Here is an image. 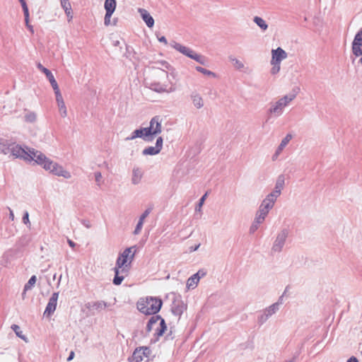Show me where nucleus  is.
Segmentation results:
<instances>
[{
	"label": "nucleus",
	"mask_w": 362,
	"mask_h": 362,
	"mask_svg": "<svg viewBox=\"0 0 362 362\" xmlns=\"http://www.w3.org/2000/svg\"><path fill=\"white\" fill-rule=\"evenodd\" d=\"M136 250L137 247L134 245L126 248L119 255L114 268L115 277L112 282L115 285H120L127 275L129 267L134 258Z\"/></svg>",
	"instance_id": "f257e3e1"
},
{
	"label": "nucleus",
	"mask_w": 362,
	"mask_h": 362,
	"mask_svg": "<svg viewBox=\"0 0 362 362\" xmlns=\"http://www.w3.org/2000/svg\"><path fill=\"white\" fill-rule=\"evenodd\" d=\"M174 78L173 74H169L167 71L158 68L155 69V78L148 83L151 90L158 93H171L177 90V86L170 78Z\"/></svg>",
	"instance_id": "f03ea898"
},
{
	"label": "nucleus",
	"mask_w": 362,
	"mask_h": 362,
	"mask_svg": "<svg viewBox=\"0 0 362 362\" xmlns=\"http://www.w3.org/2000/svg\"><path fill=\"white\" fill-rule=\"evenodd\" d=\"M37 153L35 163L41 165L45 170L49 171L56 176L62 177L65 179H70L71 177V173L62 165L50 160L41 151Z\"/></svg>",
	"instance_id": "7ed1b4c3"
},
{
	"label": "nucleus",
	"mask_w": 362,
	"mask_h": 362,
	"mask_svg": "<svg viewBox=\"0 0 362 362\" xmlns=\"http://www.w3.org/2000/svg\"><path fill=\"white\" fill-rule=\"evenodd\" d=\"M9 153L14 158H21L27 162L34 161L35 163L37 153H40V151L28 147L23 148L21 145L11 141Z\"/></svg>",
	"instance_id": "20e7f679"
},
{
	"label": "nucleus",
	"mask_w": 362,
	"mask_h": 362,
	"mask_svg": "<svg viewBox=\"0 0 362 362\" xmlns=\"http://www.w3.org/2000/svg\"><path fill=\"white\" fill-rule=\"evenodd\" d=\"M162 300L156 297L140 298L137 302V309L145 315H154L161 308Z\"/></svg>",
	"instance_id": "39448f33"
},
{
	"label": "nucleus",
	"mask_w": 362,
	"mask_h": 362,
	"mask_svg": "<svg viewBox=\"0 0 362 362\" xmlns=\"http://www.w3.org/2000/svg\"><path fill=\"white\" fill-rule=\"evenodd\" d=\"M297 93H290L279 98L277 100L272 102L268 112L275 117L283 115L284 109L296 98Z\"/></svg>",
	"instance_id": "423d86ee"
},
{
	"label": "nucleus",
	"mask_w": 362,
	"mask_h": 362,
	"mask_svg": "<svg viewBox=\"0 0 362 362\" xmlns=\"http://www.w3.org/2000/svg\"><path fill=\"white\" fill-rule=\"evenodd\" d=\"M170 46L177 52H180L183 55L196 61L202 65H206L207 64V59L206 57L197 53L195 51L192 49L190 47L182 45L175 41L170 42Z\"/></svg>",
	"instance_id": "0eeeda50"
},
{
	"label": "nucleus",
	"mask_w": 362,
	"mask_h": 362,
	"mask_svg": "<svg viewBox=\"0 0 362 362\" xmlns=\"http://www.w3.org/2000/svg\"><path fill=\"white\" fill-rule=\"evenodd\" d=\"M167 327L164 319L159 315L152 316L148 320L146 325V331L151 332L155 330V335L156 336V340L161 337L165 331Z\"/></svg>",
	"instance_id": "6e6552de"
},
{
	"label": "nucleus",
	"mask_w": 362,
	"mask_h": 362,
	"mask_svg": "<svg viewBox=\"0 0 362 362\" xmlns=\"http://www.w3.org/2000/svg\"><path fill=\"white\" fill-rule=\"evenodd\" d=\"M163 119L160 116H155L151 118L149 126L146 127V132L151 141L162 132Z\"/></svg>",
	"instance_id": "1a4fd4ad"
},
{
	"label": "nucleus",
	"mask_w": 362,
	"mask_h": 362,
	"mask_svg": "<svg viewBox=\"0 0 362 362\" xmlns=\"http://www.w3.org/2000/svg\"><path fill=\"white\" fill-rule=\"evenodd\" d=\"M289 231L286 228H284L281 230L276 235V238L273 243L272 247V253H279L282 251L286 239L288 236Z\"/></svg>",
	"instance_id": "9d476101"
},
{
	"label": "nucleus",
	"mask_w": 362,
	"mask_h": 362,
	"mask_svg": "<svg viewBox=\"0 0 362 362\" xmlns=\"http://www.w3.org/2000/svg\"><path fill=\"white\" fill-rule=\"evenodd\" d=\"M281 304V302H276L262 310L257 317L258 324L260 325L264 324L279 310Z\"/></svg>",
	"instance_id": "9b49d317"
},
{
	"label": "nucleus",
	"mask_w": 362,
	"mask_h": 362,
	"mask_svg": "<svg viewBox=\"0 0 362 362\" xmlns=\"http://www.w3.org/2000/svg\"><path fill=\"white\" fill-rule=\"evenodd\" d=\"M151 350L146 346L137 348L134 350L132 359L133 362H148Z\"/></svg>",
	"instance_id": "f8f14e48"
},
{
	"label": "nucleus",
	"mask_w": 362,
	"mask_h": 362,
	"mask_svg": "<svg viewBox=\"0 0 362 362\" xmlns=\"http://www.w3.org/2000/svg\"><path fill=\"white\" fill-rule=\"evenodd\" d=\"M352 52L356 57L362 56V28L355 35L352 42ZM359 62L362 64V57L359 59Z\"/></svg>",
	"instance_id": "ddd939ff"
},
{
	"label": "nucleus",
	"mask_w": 362,
	"mask_h": 362,
	"mask_svg": "<svg viewBox=\"0 0 362 362\" xmlns=\"http://www.w3.org/2000/svg\"><path fill=\"white\" fill-rule=\"evenodd\" d=\"M163 144V139L161 136L156 139V145L154 146H148L142 151L144 156H155L158 154L162 148Z\"/></svg>",
	"instance_id": "4468645a"
},
{
	"label": "nucleus",
	"mask_w": 362,
	"mask_h": 362,
	"mask_svg": "<svg viewBox=\"0 0 362 362\" xmlns=\"http://www.w3.org/2000/svg\"><path fill=\"white\" fill-rule=\"evenodd\" d=\"M278 197L272 193L268 194L262 200L259 209L269 214V211L273 209Z\"/></svg>",
	"instance_id": "2eb2a0df"
},
{
	"label": "nucleus",
	"mask_w": 362,
	"mask_h": 362,
	"mask_svg": "<svg viewBox=\"0 0 362 362\" xmlns=\"http://www.w3.org/2000/svg\"><path fill=\"white\" fill-rule=\"evenodd\" d=\"M137 138L142 139L145 141H151L148 134L146 130V127H141L133 131L131 134L125 139V141H132Z\"/></svg>",
	"instance_id": "dca6fc26"
},
{
	"label": "nucleus",
	"mask_w": 362,
	"mask_h": 362,
	"mask_svg": "<svg viewBox=\"0 0 362 362\" xmlns=\"http://www.w3.org/2000/svg\"><path fill=\"white\" fill-rule=\"evenodd\" d=\"M59 293H52L45 308L44 315H51L56 310Z\"/></svg>",
	"instance_id": "f3484780"
},
{
	"label": "nucleus",
	"mask_w": 362,
	"mask_h": 362,
	"mask_svg": "<svg viewBox=\"0 0 362 362\" xmlns=\"http://www.w3.org/2000/svg\"><path fill=\"white\" fill-rule=\"evenodd\" d=\"M288 57L287 53L281 47H278L272 50V59L271 62L280 63L286 59Z\"/></svg>",
	"instance_id": "a211bd4d"
},
{
	"label": "nucleus",
	"mask_w": 362,
	"mask_h": 362,
	"mask_svg": "<svg viewBox=\"0 0 362 362\" xmlns=\"http://www.w3.org/2000/svg\"><path fill=\"white\" fill-rule=\"evenodd\" d=\"M144 172L141 168L134 167L132 169L131 182L134 185H139L144 177Z\"/></svg>",
	"instance_id": "6ab92c4d"
},
{
	"label": "nucleus",
	"mask_w": 362,
	"mask_h": 362,
	"mask_svg": "<svg viewBox=\"0 0 362 362\" xmlns=\"http://www.w3.org/2000/svg\"><path fill=\"white\" fill-rule=\"evenodd\" d=\"M292 135L291 134H288L281 141L279 146L276 148L275 153L272 156V160H276L278 159L279 155L281 153L284 148L286 146V145L289 143V141L292 139Z\"/></svg>",
	"instance_id": "aec40b11"
},
{
	"label": "nucleus",
	"mask_w": 362,
	"mask_h": 362,
	"mask_svg": "<svg viewBox=\"0 0 362 362\" xmlns=\"http://www.w3.org/2000/svg\"><path fill=\"white\" fill-rule=\"evenodd\" d=\"M190 99L193 106L196 109H201L204 106V100L202 95L197 91H193L190 94Z\"/></svg>",
	"instance_id": "412c9836"
},
{
	"label": "nucleus",
	"mask_w": 362,
	"mask_h": 362,
	"mask_svg": "<svg viewBox=\"0 0 362 362\" xmlns=\"http://www.w3.org/2000/svg\"><path fill=\"white\" fill-rule=\"evenodd\" d=\"M284 185H285L284 175H279L276 180L274 188L272 190V192H271L270 193H272L277 197H279L281 194L282 189L284 187Z\"/></svg>",
	"instance_id": "4be33fe9"
},
{
	"label": "nucleus",
	"mask_w": 362,
	"mask_h": 362,
	"mask_svg": "<svg viewBox=\"0 0 362 362\" xmlns=\"http://www.w3.org/2000/svg\"><path fill=\"white\" fill-rule=\"evenodd\" d=\"M228 60L232 64L233 68L238 71H246V70L248 69L243 61L240 60L233 55H230L228 57Z\"/></svg>",
	"instance_id": "5701e85b"
},
{
	"label": "nucleus",
	"mask_w": 362,
	"mask_h": 362,
	"mask_svg": "<svg viewBox=\"0 0 362 362\" xmlns=\"http://www.w3.org/2000/svg\"><path fill=\"white\" fill-rule=\"evenodd\" d=\"M138 12L148 28H152L154 25V19L148 11L144 8H139Z\"/></svg>",
	"instance_id": "b1692460"
},
{
	"label": "nucleus",
	"mask_w": 362,
	"mask_h": 362,
	"mask_svg": "<svg viewBox=\"0 0 362 362\" xmlns=\"http://www.w3.org/2000/svg\"><path fill=\"white\" fill-rule=\"evenodd\" d=\"M109 305L103 301V300H99L92 303H88L86 305L87 308H88L90 310H95L98 312H100L103 310H104L105 308H107Z\"/></svg>",
	"instance_id": "393cba45"
},
{
	"label": "nucleus",
	"mask_w": 362,
	"mask_h": 362,
	"mask_svg": "<svg viewBox=\"0 0 362 362\" xmlns=\"http://www.w3.org/2000/svg\"><path fill=\"white\" fill-rule=\"evenodd\" d=\"M37 67L45 74V76L49 80L52 87L54 86L55 85L58 84L57 81L55 80L54 75L52 73L47 69V68L44 67L40 63H38L37 64Z\"/></svg>",
	"instance_id": "a878e982"
},
{
	"label": "nucleus",
	"mask_w": 362,
	"mask_h": 362,
	"mask_svg": "<svg viewBox=\"0 0 362 362\" xmlns=\"http://www.w3.org/2000/svg\"><path fill=\"white\" fill-rule=\"evenodd\" d=\"M11 145V140L0 137V153L7 155L9 153V146Z\"/></svg>",
	"instance_id": "bb28decb"
},
{
	"label": "nucleus",
	"mask_w": 362,
	"mask_h": 362,
	"mask_svg": "<svg viewBox=\"0 0 362 362\" xmlns=\"http://www.w3.org/2000/svg\"><path fill=\"white\" fill-rule=\"evenodd\" d=\"M171 310L175 315L180 317L185 310V305L182 302H174Z\"/></svg>",
	"instance_id": "cd10ccee"
},
{
	"label": "nucleus",
	"mask_w": 362,
	"mask_h": 362,
	"mask_svg": "<svg viewBox=\"0 0 362 362\" xmlns=\"http://www.w3.org/2000/svg\"><path fill=\"white\" fill-rule=\"evenodd\" d=\"M199 282V276H191L187 281L186 286L188 290L195 288Z\"/></svg>",
	"instance_id": "c85d7f7f"
},
{
	"label": "nucleus",
	"mask_w": 362,
	"mask_h": 362,
	"mask_svg": "<svg viewBox=\"0 0 362 362\" xmlns=\"http://www.w3.org/2000/svg\"><path fill=\"white\" fill-rule=\"evenodd\" d=\"M116 5L115 0H105L104 7L106 13L112 14L115 11Z\"/></svg>",
	"instance_id": "c756f323"
},
{
	"label": "nucleus",
	"mask_w": 362,
	"mask_h": 362,
	"mask_svg": "<svg viewBox=\"0 0 362 362\" xmlns=\"http://www.w3.org/2000/svg\"><path fill=\"white\" fill-rule=\"evenodd\" d=\"M268 213L265 212L264 211L260 209H258V210L256 212L254 221H256L257 223L262 224L264 221Z\"/></svg>",
	"instance_id": "7c9ffc66"
},
{
	"label": "nucleus",
	"mask_w": 362,
	"mask_h": 362,
	"mask_svg": "<svg viewBox=\"0 0 362 362\" xmlns=\"http://www.w3.org/2000/svg\"><path fill=\"white\" fill-rule=\"evenodd\" d=\"M93 177L96 186L100 189L105 184V179L100 171H95L93 173Z\"/></svg>",
	"instance_id": "2f4dec72"
},
{
	"label": "nucleus",
	"mask_w": 362,
	"mask_h": 362,
	"mask_svg": "<svg viewBox=\"0 0 362 362\" xmlns=\"http://www.w3.org/2000/svg\"><path fill=\"white\" fill-rule=\"evenodd\" d=\"M195 69L197 71H198L208 77L213 78H217V74L216 73H214L210 70H208L205 68H203L202 66H195Z\"/></svg>",
	"instance_id": "473e14b6"
},
{
	"label": "nucleus",
	"mask_w": 362,
	"mask_h": 362,
	"mask_svg": "<svg viewBox=\"0 0 362 362\" xmlns=\"http://www.w3.org/2000/svg\"><path fill=\"white\" fill-rule=\"evenodd\" d=\"M253 21L257 24V26L259 27V28L262 31H265L267 30L268 24L262 18L259 16H255L253 18Z\"/></svg>",
	"instance_id": "72a5a7b5"
},
{
	"label": "nucleus",
	"mask_w": 362,
	"mask_h": 362,
	"mask_svg": "<svg viewBox=\"0 0 362 362\" xmlns=\"http://www.w3.org/2000/svg\"><path fill=\"white\" fill-rule=\"evenodd\" d=\"M36 281H37V278H36V276H35V275L32 276L30 278V279L28 280V281L26 283V284L24 286L23 296H24L25 294V292L27 291H29L32 288V287L35 284Z\"/></svg>",
	"instance_id": "f704fd0d"
},
{
	"label": "nucleus",
	"mask_w": 362,
	"mask_h": 362,
	"mask_svg": "<svg viewBox=\"0 0 362 362\" xmlns=\"http://www.w3.org/2000/svg\"><path fill=\"white\" fill-rule=\"evenodd\" d=\"M24 118L25 122H30V123H34L37 119V115L34 112L28 111L25 112L24 115Z\"/></svg>",
	"instance_id": "c9c22d12"
},
{
	"label": "nucleus",
	"mask_w": 362,
	"mask_h": 362,
	"mask_svg": "<svg viewBox=\"0 0 362 362\" xmlns=\"http://www.w3.org/2000/svg\"><path fill=\"white\" fill-rule=\"evenodd\" d=\"M52 88L54 91L57 104L59 103H62V102H64V100L60 92L58 84L55 85L54 86H52Z\"/></svg>",
	"instance_id": "e433bc0d"
},
{
	"label": "nucleus",
	"mask_w": 362,
	"mask_h": 362,
	"mask_svg": "<svg viewBox=\"0 0 362 362\" xmlns=\"http://www.w3.org/2000/svg\"><path fill=\"white\" fill-rule=\"evenodd\" d=\"M59 110V112L62 117H66L67 116V109L64 101L57 104Z\"/></svg>",
	"instance_id": "4c0bfd02"
},
{
	"label": "nucleus",
	"mask_w": 362,
	"mask_h": 362,
	"mask_svg": "<svg viewBox=\"0 0 362 362\" xmlns=\"http://www.w3.org/2000/svg\"><path fill=\"white\" fill-rule=\"evenodd\" d=\"M19 1L21 2V4L23 10V13H24V16H25V23H28V21H29V11H28V6H27L25 0H19Z\"/></svg>",
	"instance_id": "58836bf2"
},
{
	"label": "nucleus",
	"mask_w": 362,
	"mask_h": 362,
	"mask_svg": "<svg viewBox=\"0 0 362 362\" xmlns=\"http://www.w3.org/2000/svg\"><path fill=\"white\" fill-rule=\"evenodd\" d=\"M272 67L270 70V73L272 75H276L277 74L279 71H280V69H281V64L280 63H277V62H270Z\"/></svg>",
	"instance_id": "ea45409f"
},
{
	"label": "nucleus",
	"mask_w": 362,
	"mask_h": 362,
	"mask_svg": "<svg viewBox=\"0 0 362 362\" xmlns=\"http://www.w3.org/2000/svg\"><path fill=\"white\" fill-rule=\"evenodd\" d=\"M11 329L14 331V332L16 333V334L21 339L26 341V337H25V335L23 334V332L21 330V328L18 325H13L11 326Z\"/></svg>",
	"instance_id": "a19ab883"
},
{
	"label": "nucleus",
	"mask_w": 362,
	"mask_h": 362,
	"mask_svg": "<svg viewBox=\"0 0 362 362\" xmlns=\"http://www.w3.org/2000/svg\"><path fill=\"white\" fill-rule=\"evenodd\" d=\"M60 4L64 11L71 9V6L69 0H60Z\"/></svg>",
	"instance_id": "79ce46f5"
},
{
	"label": "nucleus",
	"mask_w": 362,
	"mask_h": 362,
	"mask_svg": "<svg viewBox=\"0 0 362 362\" xmlns=\"http://www.w3.org/2000/svg\"><path fill=\"white\" fill-rule=\"evenodd\" d=\"M206 196H207V194L206 193L199 199L198 205L197 206L196 209H195L197 211H201L202 207L204 203Z\"/></svg>",
	"instance_id": "37998d69"
},
{
	"label": "nucleus",
	"mask_w": 362,
	"mask_h": 362,
	"mask_svg": "<svg viewBox=\"0 0 362 362\" xmlns=\"http://www.w3.org/2000/svg\"><path fill=\"white\" fill-rule=\"evenodd\" d=\"M260 225H261L260 223H257L256 221H253V222L252 223V224L250 227V230H249L250 233L252 234L255 232H256Z\"/></svg>",
	"instance_id": "c03bdc74"
},
{
	"label": "nucleus",
	"mask_w": 362,
	"mask_h": 362,
	"mask_svg": "<svg viewBox=\"0 0 362 362\" xmlns=\"http://www.w3.org/2000/svg\"><path fill=\"white\" fill-rule=\"evenodd\" d=\"M23 222L24 224L28 226V227L30 226V222L29 220V214L28 211H25L24 215L23 216Z\"/></svg>",
	"instance_id": "a18cd8bd"
},
{
	"label": "nucleus",
	"mask_w": 362,
	"mask_h": 362,
	"mask_svg": "<svg viewBox=\"0 0 362 362\" xmlns=\"http://www.w3.org/2000/svg\"><path fill=\"white\" fill-rule=\"evenodd\" d=\"M112 13H105L104 23L105 25H109L110 24V18L112 17Z\"/></svg>",
	"instance_id": "49530a36"
},
{
	"label": "nucleus",
	"mask_w": 362,
	"mask_h": 362,
	"mask_svg": "<svg viewBox=\"0 0 362 362\" xmlns=\"http://www.w3.org/2000/svg\"><path fill=\"white\" fill-rule=\"evenodd\" d=\"M142 228H143V224L137 223L136 226L134 230V235L139 234L141 231Z\"/></svg>",
	"instance_id": "de8ad7c7"
},
{
	"label": "nucleus",
	"mask_w": 362,
	"mask_h": 362,
	"mask_svg": "<svg viewBox=\"0 0 362 362\" xmlns=\"http://www.w3.org/2000/svg\"><path fill=\"white\" fill-rule=\"evenodd\" d=\"M194 275H196L197 276H199V279L202 277H204L206 275V272L204 270H199L196 274Z\"/></svg>",
	"instance_id": "09e8293b"
},
{
	"label": "nucleus",
	"mask_w": 362,
	"mask_h": 362,
	"mask_svg": "<svg viewBox=\"0 0 362 362\" xmlns=\"http://www.w3.org/2000/svg\"><path fill=\"white\" fill-rule=\"evenodd\" d=\"M67 18H68V21H71V19L73 18V13H72V10H69V11H64Z\"/></svg>",
	"instance_id": "8fccbe9b"
},
{
	"label": "nucleus",
	"mask_w": 362,
	"mask_h": 362,
	"mask_svg": "<svg viewBox=\"0 0 362 362\" xmlns=\"http://www.w3.org/2000/svg\"><path fill=\"white\" fill-rule=\"evenodd\" d=\"M151 211H152V208L149 207V208L146 209L141 216H142L143 217H144L146 218L150 214Z\"/></svg>",
	"instance_id": "3c124183"
},
{
	"label": "nucleus",
	"mask_w": 362,
	"mask_h": 362,
	"mask_svg": "<svg viewBox=\"0 0 362 362\" xmlns=\"http://www.w3.org/2000/svg\"><path fill=\"white\" fill-rule=\"evenodd\" d=\"M201 244L199 243L197 245H195L194 246H191L189 247V252H194V251H197L199 247H200Z\"/></svg>",
	"instance_id": "603ef678"
},
{
	"label": "nucleus",
	"mask_w": 362,
	"mask_h": 362,
	"mask_svg": "<svg viewBox=\"0 0 362 362\" xmlns=\"http://www.w3.org/2000/svg\"><path fill=\"white\" fill-rule=\"evenodd\" d=\"M158 41L160 42H163L165 45L168 44V41H167L166 38L164 36H161V37H158Z\"/></svg>",
	"instance_id": "864d4df0"
},
{
	"label": "nucleus",
	"mask_w": 362,
	"mask_h": 362,
	"mask_svg": "<svg viewBox=\"0 0 362 362\" xmlns=\"http://www.w3.org/2000/svg\"><path fill=\"white\" fill-rule=\"evenodd\" d=\"M8 210H9V218L11 220V221H13L14 220V214H13V211L11 209V208L8 207Z\"/></svg>",
	"instance_id": "5fc2aeb1"
},
{
	"label": "nucleus",
	"mask_w": 362,
	"mask_h": 362,
	"mask_svg": "<svg viewBox=\"0 0 362 362\" xmlns=\"http://www.w3.org/2000/svg\"><path fill=\"white\" fill-rule=\"evenodd\" d=\"M346 362H359L358 358L355 356L350 357Z\"/></svg>",
	"instance_id": "6e6d98bb"
},
{
	"label": "nucleus",
	"mask_w": 362,
	"mask_h": 362,
	"mask_svg": "<svg viewBox=\"0 0 362 362\" xmlns=\"http://www.w3.org/2000/svg\"><path fill=\"white\" fill-rule=\"evenodd\" d=\"M67 243L72 248H74L76 246V243L70 239L67 240Z\"/></svg>",
	"instance_id": "4d7b16f0"
},
{
	"label": "nucleus",
	"mask_w": 362,
	"mask_h": 362,
	"mask_svg": "<svg viewBox=\"0 0 362 362\" xmlns=\"http://www.w3.org/2000/svg\"><path fill=\"white\" fill-rule=\"evenodd\" d=\"M82 223L87 228H89L90 227V224L89 221H88L83 220L82 221Z\"/></svg>",
	"instance_id": "13d9d810"
},
{
	"label": "nucleus",
	"mask_w": 362,
	"mask_h": 362,
	"mask_svg": "<svg viewBox=\"0 0 362 362\" xmlns=\"http://www.w3.org/2000/svg\"><path fill=\"white\" fill-rule=\"evenodd\" d=\"M25 25L26 27L30 30V31L33 33H34V30H33V28L31 25H30L29 23V21H28V23H25Z\"/></svg>",
	"instance_id": "bf43d9fd"
},
{
	"label": "nucleus",
	"mask_w": 362,
	"mask_h": 362,
	"mask_svg": "<svg viewBox=\"0 0 362 362\" xmlns=\"http://www.w3.org/2000/svg\"><path fill=\"white\" fill-rule=\"evenodd\" d=\"M74 351H71L69 357L67 358V361H71L74 358Z\"/></svg>",
	"instance_id": "052dcab7"
},
{
	"label": "nucleus",
	"mask_w": 362,
	"mask_h": 362,
	"mask_svg": "<svg viewBox=\"0 0 362 362\" xmlns=\"http://www.w3.org/2000/svg\"><path fill=\"white\" fill-rule=\"evenodd\" d=\"M144 220H145V218L143 217L142 216H140L138 223L144 225Z\"/></svg>",
	"instance_id": "680f3d73"
},
{
	"label": "nucleus",
	"mask_w": 362,
	"mask_h": 362,
	"mask_svg": "<svg viewBox=\"0 0 362 362\" xmlns=\"http://www.w3.org/2000/svg\"><path fill=\"white\" fill-rule=\"evenodd\" d=\"M144 220H145V218L143 217L142 216H140L138 223L144 225Z\"/></svg>",
	"instance_id": "e2e57ef3"
},
{
	"label": "nucleus",
	"mask_w": 362,
	"mask_h": 362,
	"mask_svg": "<svg viewBox=\"0 0 362 362\" xmlns=\"http://www.w3.org/2000/svg\"><path fill=\"white\" fill-rule=\"evenodd\" d=\"M162 66H163V67H164L165 69H168V67L170 66L169 64L167 63L166 62H163Z\"/></svg>",
	"instance_id": "0e129e2a"
},
{
	"label": "nucleus",
	"mask_w": 362,
	"mask_h": 362,
	"mask_svg": "<svg viewBox=\"0 0 362 362\" xmlns=\"http://www.w3.org/2000/svg\"><path fill=\"white\" fill-rule=\"evenodd\" d=\"M53 279H56V274L54 275Z\"/></svg>",
	"instance_id": "69168bd1"
},
{
	"label": "nucleus",
	"mask_w": 362,
	"mask_h": 362,
	"mask_svg": "<svg viewBox=\"0 0 362 362\" xmlns=\"http://www.w3.org/2000/svg\"><path fill=\"white\" fill-rule=\"evenodd\" d=\"M61 279H62V276H59V282L60 281Z\"/></svg>",
	"instance_id": "338daca9"
}]
</instances>
